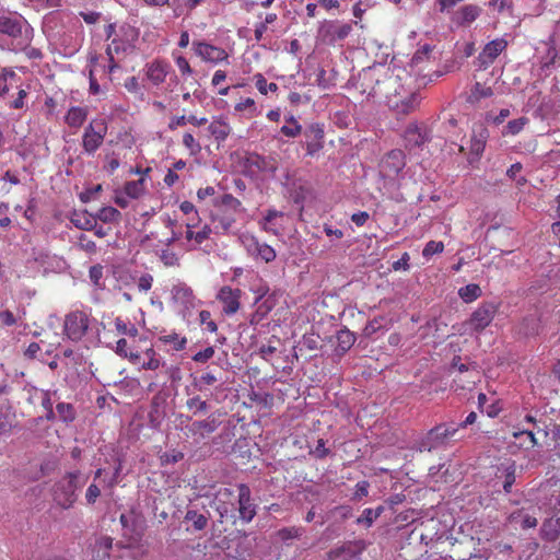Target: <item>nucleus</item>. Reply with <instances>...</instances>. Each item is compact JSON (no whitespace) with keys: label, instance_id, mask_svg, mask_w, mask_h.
Returning a JSON list of instances; mask_svg holds the SVG:
<instances>
[{"label":"nucleus","instance_id":"1","mask_svg":"<svg viewBox=\"0 0 560 560\" xmlns=\"http://www.w3.org/2000/svg\"><path fill=\"white\" fill-rule=\"evenodd\" d=\"M405 74L401 69H390L384 65L363 69L360 73L361 92L368 97H384L390 109L398 114H409L418 107L420 97L405 89L401 83Z\"/></svg>","mask_w":560,"mask_h":560},{"label":"nucleus","instance_id":"2","mask_svg":"<svg viewBox=\"0 0 560 560\" xmlns=\"http://www.w3.org/2000/svg\"><path fill=\"white\" fill-rule=\"evenodd\" d=\"M0 33L16 40L20 47L27 46L33 38V28L20 14L3 12L0 14Z\"/></svg>","mask_w":560,"mask_h":560},{"label":"nucleus","instance_id":"3","mask_svg":"<svg viewBox=\"0 0 560 560\" xmlns=\"http://www.w3.org/2000/svg\"><path fill=\"white\" fill-rule=\"evenodd\" d=\"M80 471H73L62 477L54 488V500L62 509H70L77 501V491L84 485Z\"/></svg>","mask_w":560,"mask_h":560},{"label":"nucleus","instance_id":"4","mask_svg":"<svg viewBox=\"0 0 560 560\" xmlns=\"http://www.w3.org/2000/svg\"><path fill=\"white\" fill-rule=\"evenodd\" d=\"M458 431V427L454 422L441 423L431 429L427 435L418 442L417 450L419 452H431L433 450L445 446Z\"/></svg>","mask_w":560,"mask_h":560},{"label":"nucleus","instance_id":"5","mask_svg":"<svg viewBox=\"0 0 560 560\" xmlns=\"http://www.w3.org/2000/svg\"><path fill=\"white\" fill-rule=\"evenodd\" d=\"M91 325V316L85 311H71L65 316L63 332L71 341H80Z\"/></svg>","mask_w":560,"mask_h":560},{"label":"nucleus","instance_id":"6","mask_svg":"<svg viewBox=\"0 0 560 560\" xmlns=\"http://www.w3.org/2000/svg\"><path fill=\"white\" fill-rule=\"evenodd\" d=\"M238 241L247 255L255 260L271 262L276 259V250L268 244L259 242V240L249 233H243L238 236Z\"/></svg>","mask_w":560,"mask_h":560},{"label":"nucleus","instance_id":"7","mask_svg":"<svg viewBox=\"0 0 560 560\" xmlns=\"http://www.w3.org/2000/svg\"><path fill=\"white\" fill-rule=\"evenodd\" d=\"M352 31L351 23L340 21L324 20L319 23L317 37L327 45H334L338 40L345 39Z\"/></svg>","mask_w":560,"mask_h":560},{"label":"nucleus","instance_id":"8","mask_svg":"<svg viewBox=\"0 0 560 560\" xmlns=\"http://www.w3.org/2000/svg\"><path fill=\"white\" fill-rule=\"evenodd\" d=\"M107 126L103 119L92 120L84 129L82 147L84 153L93 155L102 145L106 136Z\"/></svg>","mask_w":560,"mask_h":560},{"label":"nucleus","instance_id":"9","mask_svg":"<svg viewBox=\"0 0 560 560\" xmlns=\"http://www.w3.org/2000/svg\"><path fill=\"white\" fill-rule=\"evenodd\" d=\"M497 312L498 306L494 303L485 302L476 308L467 324L472 330L481 331L491 324Z\"/></svg>","mask_w":560,"mask_h":560},{"label":"nucleus","instance_id":"10","mask_svg":"<svg viewBox=\"0 0 560 560\" xmlns=\"http://www.w3.org/2000/svg\"><path fill=\"white\" fill-rule=\"evenodd\" d=\"M192 49L205 62L220 63L226 61L229 58L228 52L223 48L202 40H195L192 43Z\"/></svg>","mask_w":560,"mask_h":560},{"label":"nucleus","instance_id":"11","mask_svg":"<svg viewBox=\"0 0 560 560\" xmlns=\"http://www.w3.org/2000/svg\"><path fill=\"white\" fill-rule=\"evenodd\" d=\"M506 47L508 42L504 38H497L488 43L477 57L479 69H487Z\"/></svg>","mask_w":560,"mask_h":560},{"label":"nucleus","instance_id":"12","mask_svg":"<svg viewBox=\"0 0 560 560\" xmlns=\"http://www.w3.org/2000/svg\"><path fill=\"white\" fill-rule=\"evenodd\" d=\"M171 299L174 304L183 310H189L195 306V295L192 289L185 282L177 281L171 289Z\"/></svg>","mask_w":560,"mask_h":560},{"label":"nucleus","instance_id":"13","mask_svg":"<svg viewBox=\"0 0 560 560\" xmlns=\"http://www.w3.org/2000/svg\"><path fill=\"white\" fill-rule=\"evenodd\" d=\"M488 137L489 132L483 126H478L477 128L472 129L468 155L469 163H474L480 160L485 151Z\"/></svg>","mask_w":560,"mask_h":560},{"label":"nucleus","instance_id":"14","mask_svg":"<svg viewBox=\"0 0 560 560\" xmlns=\"http://www.w3.org/2000/svg\"><path fill=\"white\" fill-rule=\"evenodd\" d=\"M241 290L232 289L229 285L222 287L217 295V299L223 305V312L226 315L235 314L240 308Z\"/></svg>","mask_w":560,"mask_h":560},{"label":"nucleus","instance_id":"15","mask_svg":"<svg viewBox=\"0 0 560 560\" xmlns=\"http://www.w3.org/2000/svg\"><path fill=\"white\" fill-rule=\"evenodd\" d=\"M238 512L243 522L249 523L256 515V508L252 503L250 489L245 483L238 485Z\"/></svg>","mask_w":560,"mask_h":560},{"label":"nucleus","instance_id":"16","mask_svg":"<svg viewBox=\"0 0 560 560\" xmlns=\"http://www.w3.org/2000/svg\"><path fill=\"white\" fill-rule=\"evenodd\" d=\"M405 156L402 151L393 150L381 162V172L387 176H396L405 167Z\"/></svg>","mask_w":560,"mask_h":560},{"label":"nucleus","instance_id":"17","mask_svg":"<svg viewBox=\"0 0 560 560\" xmlns=\"http://www.w3.org/2000/svg\"><path fill=\"white\" fill-rule=\"evenodd\" d=\"M405 145L408 149L421 147L428 141L425 131H422L417 125H409L404 133Z\"/></svg>","mask_w":560,"mask_h":560},{"label":"nucleus","instance_id":"18","mask_svg":"<svg viewBox=\"0 0 560 560\" xmlns=\"http://www.w3.org/2000/svg\"><path fill=\"white\" fill-rule=\"evenodd\" d=\"M234 214V212L218 209V211L212 214V222L215 224L214 229L222 233L229 232L236 221Z\"/></svg>","mask_w":560,"mask_h":560},{"label":"nucleus","instance_id":"19","mask_svg":"<svg viewBox=\"0 0 560 560\" xmlns=\"http://www.w3.org/2000/svg\"><path fill=\"white\" fill-rule=\"evenodd\" d=\"M481 13V8L476 4H468L460 8L455 14V22L458 25H469L476 21Z\"/></svg>","mask_w":560,"mask_h":560},{"label":"nucleus","instance_id":"20","mask_svg":"<svg viewBox=\"0 0 560 560\" xmlns=\"http://www.w3.org/2000/svg\"><path fill=\"white\" fill-rule=\"evenodd\" d=\"M218 427L219 421L214 417L210 416L205 420L192 422L191 425L189 427V431L194 435L205 436V434L214 432L218 429Z\"/></svg>","mask_w":560,"mask_h":560},{"label":"nucleus","instance_id":"21","mask_svg":"<svg viewBox=\"0 0 560 560\" xmlns=\"http://www.w3.org/2000/svg\"><path fill=\"white\" fill-rule=\"evenodd\" d=\"M509 521L511 524H517L523 529L534 528L537 526V518L527 513L524 509H520L509 516Z\"/></svg>","mask_w":560,"mask_h":560},{"label":"nucleus","instance_id":"22","mask_svg":"<svg viewBox=\"0 0 560 560\" xmlns=\"http://www.w3.org/2000/svg\"><path fill=\"white\" fill-rule=\"evenodd\" d=\"M167 67L165 63L160 61H154L148 65L147 68V77L154 84L159 85L163 83L166 79Z\"/></svg>","mask_w":560,"mask_h":560},{"label":"nucleus","instance_id":"23","mask_svg":"<svg viewBox=\"0 0 560 560\" xmlns=\"http://www.w3.org/2000/svg\"><path fill=\"white\" fill-rule=\"evenodd\" d=\"M208 129L218 141H224L231 132V127L223 117L213 119Z\"/></svg>","mask_w":560,"mask_h":560},{"label":"nucleus","instance_id":"24","mask_svg":"<svg viewBox=\"0 0 560 560\" xmlns=\"http://www.w3.org/2000/svg\"><path fill=\"white\" fill-rule=\"evenodd\" d=\"M71 222L81 230H93L96 228V218L88 211L74 212Z\"/></svg>","mask_w":560,"mask_h":560},{"label":"nucleus","instance_id":"25","mask_svg":"<svg viewBox=\"0 0 560 560\" xmlns=\"http://www.w3.org/2000/svg\"><path fill=\"white\" fill-rule=\"evenodd\" d=\"M306 136L312 135L313 141L306 143V150L310 155H313L315 152L322 149L324 130L318 125H313L306 130Z\"/></svg>","mask_w":560,"mask_h":560},{"label":"nucleus","instance_id":"26","mask_svg":"<svg viewBox=\"0 0 560 560\" xmlns=\"http://www.w3.org/2000/svg\"><path fill=\"white\" fill-rule=\"evenodd\" d=\"M19 80L18 74L11 69H2L0 72V98H3L11 88H13Z\"/></svg>","mask_w":560,"mask_h":560},{"label":"nucleus","instance_id":"27","mask_svg":"<svg viewBox=\"0 0 560 560\" xmlns=\"http://www.w3.org/2000/svg\"><path fill=\"white\" fill-rule=\"evenodd\" d=\"M540 532L547 540H555L560 534V515L546 520Z\"/></svg>","mask_w":560,"mask_h":560},{"label":"nucleus","instance_id":"28","mask_svg":"<svg viewBox=\"0 0 560 560\" xmlns=\"http://www.w3.org/2000/svg\"><path fill=\"white\" fill-rule=\"evenodd\" d=\"M88 116V110L84 107L73 106L66 115V122L70 127L79 128L83 125Z\"/></svg>","mask_w":560,"mask_h":560},{"label":"nucleus","instance_id":"29","mask_svg":"<svg viewBox=\"0 0 560 560\" xmlns=\"http://www.w3.org/2000/svg\"><path fill=\"white\" fill-rule=\"evenodd\" d=\"M120 523L126 530V534L129 532L130 534L139 535V528L141 527V520L139 515L133 512L122 513L120 515Z\"/></svg>","mask_w":560,"mask_h":560},{"label":"nucleus","instance_id":"30","mask_svg":"<svg viewBox=\"0 0 560 560\" xmlns=\"http://www.w3.org/2000/svg\"><path fill=\"white\" fill-rule=\"evenodd\" d=\"M284 120L285 124L281 127V133L288 138H295L301 135L302 126L299 124L294 116H287Z\"/></svg>","mask_w":560,"mask_h":560},{"label":"nucleus","instance_id":"31","mask_svg":"<svg viewBox=\"0 0 560 560\" xmlns=\"http://www.w3.org/2000/svg\"><path fill=\"white\" fill-rule=\"evenodd\" d=\"M458 295L465 303H471L481 295V288L478 284L470 283L460 288Z\"/></svg>","mask_w":560,"mask_h":560},{"label":"nucleus","instance_id":"32","mask_svg":"<svg viewBox=\"0 0 560 560\" xmlns=\"http://www.w3.org/2000/svg\"><path fill=\"white\" fill-rule=\"evenodd\" d=\"M144 179L127 182L124 187V192L131 199H138L144 194Z\"/></svg>","mask_w":560,"mask_h":560},{"label":"nucleus","instance_id":"33","mask_svg":"<svg viewBox=\"0 0 560 560\" xmlns=\"http://www.w3.org/2000/svg\"><path fill=\"white\" fill-rule=\"evenodd\" d=\"M355 336L349 330H340L337 335V350L346 353L354 343Z\"/></svg>","mask_w":560,"mask_h":560},{"label":"nucleus","instance_id":"34","mask_svg":"<svg viewBox=\"0 0 560 560\" xmlns=\"http://www.w3.org/2000/svg\"><path fill=\"white\" fill-rule=\"evenodd\" d=\"M185 521L192 523L194 530H202L208 525V517L195 510H188L185 514Z\"/></svg>","mask_w":560,"mask_h":560},{"label":"nucleus","instance_id":"35","mask_svg":"<svg viewBox=\"0 0 560 560\" xmlns=\"http://www.w3.org/2000/svg\"><path fill=\"white\" fill-rule=\"evenodd\" d=\"M219 378L212 372H205L199 377H195L192 385L199 392H206L209 386L217 383Z\"/></svg>","mask_w":560,"mask_h":560},{"label":"nucleus","instance_id":"36","mask_svg":"<svg viewBox=\"0 0 560 560\" xmlns=\"http://www.w3.org/2000/svg\"><path fill=\"white\" fill-rule=\"evenodd\" d=\"M95 218L104 223H114L119 222L121 213L114 207H104L98 210Z\"/></svg>","mask_w":560,"mask_h":560},{"label":"nucleus","instance_id":"37","mask_svg":"<svg viewBox=\"0 0 560 560\" xmlns=\"http://www.w3.org/2000/svg\"><path fill=\"white\" fill-rule=\"evenodd\" d=\"M513 436L516 440L521 441V446L525 450L533 448L537 445V440L535 438V434L530 430H521L513 433Z\"/></svg>","mask_w":560,"mask_h":560},{"label":"nucleus","instance_id":"38","mask_svg":"<svg viewBox=\"0 0 560 560\" xmlns=\"http://www.w3.org/2000/svg\"><path fill=\"white\" fill-rule=\"evenodd\" d=\"M492 95L493 90L491 86H485L481 83L477 82L471 89L468 100L470 102H479L481 98L491 97Z\"/></svg>","mask_w":560,"mask_h":560},{"label":"nucleus","instance_id":"39","mask_svg":"<svg viewBox=\"0 0 560 560\" xmlns=\"http://www.w3.org/2000/svg\"><path fill=\"white\" fill-rule=\"evenodd\" d=\"M280 217H282V212L271 209L268 210L264 217L262 229L268 233L278 234L279 231L275 221Z\"/></svg>","mask_w":560,"mask_h":560},{"label":"nucleus","instance_id":"40","mask_svg":"<svg viewBox=\"0 0 560 560\" xmlns=\"http://www.w3.org/2000/svg\"><path fill=\"white\" fill-rule=\"evenodd\" d=\"M160 340L164 343L173 345V348L176 351L183 350L187 343L186 337H182L174 331L161 336Z\"/></svg>","mask_w":560,"mask_h":560},{"label":"nucleus","instance_id":"41","mask_svg":"<svg viewBox=\"0 0 560 560\" xmlns=\"http://www.w3.org/2000/svg\"><path fill=\"white\" fill-rule=\"evenodd\" d=\"M56 413L63 422H71L75 418V411L71 404L59 402L56 406Z\"/></svg>","mask_w":560,"mask_h":560},{"label":"nucleus","instance_id":"42","mask_svg":"<svg viewBox=\"0 0 560 560\" xmlns=\"http://www.w3.org/2000/svg\"><path fill=\"white\" fill-rule=\"evenodd\" d=\"M219 209L236 213L241 211L242 203L237 198L233 197L230 194H225L221 198Z\"/></svg>","mask_w":560,"mask_h":560},{"label":"nucleus","instance_id":"43","mask_svg":"<svg viewBox=\"0 0 560 560\" xmlns=\"http://www.w3.org/2000/svg\"><path fill=\"white\" fill-rule=\"evenodd\" d=\"M113 546V538L109 536H102L96 540L95 552L97 558L105 559L109 556L108 551Z\"/></svg>","mask_w":560,"mask_h":560},{"label":"nucleus","instance_id":"44","mask_svg":"<svg viewBox=\"0 0 560 560\" xmlns=\"http://www.w3.org/2000/svg\"><path fill=\"white\" fill-rule=\"evenodd\" d=\"M431 47L429 45H423L419 48L412 56L410 66L411 68H420V66L430 59Z\"/></svg>","mask_w":560,"mask_h":560},{"label":"nucleus","instance_id":"45","mask_svg":"<svg viewBox=\"0 0 560 560\" xmlns=\"http://www.w3.org/2000/svg\"><path fill=\"white\" fill-rule=\"evenodd\" d=\"M528 119L525 117L510 120L508 125L504 127L502 135L503 136H515L520 133L525 125L527 124Z\"/></svg>","mask_w":560,"mask_h":560},{"label":"nucleus","instance_id":"46","mask_svg":"<svg viewBox=\"0 0 560 560\" xmlns=\"http://www.w3.org/2000/svg\"><path fill=\"white\" fill-rule=\"evenodd\" d=\"M213 506L220 515V522L231 516L234 512V503L226 501L213 500Z\"/></svg>","mask_w":560,"mask_h":560},{"label":"nucleus","instance_id":"47","mask_svg":"<svg viewBox=\"0 0 560 560\" xmlns=\"http://www.w3.org/2000/svg\"><path fill=\"white\" fill-rule=\"evenodd\" d=\"M444 250V244L441 241H430L422 249V256L429 260L433 255L441 254Z\"/></svg>","mask_w":560,"mask_h":560},{"label":"nucleus","instance_id":"48","mask_svg":"<svg viewBox=\"0 0 560 560\" xmlns=\"http://www.w3.org/2000/svg\"><path fill=\"white\" fill-rule=\"evenodd\" d=\"M128 48H130V45L113 39L112 43L107 45L106 55L108 56L109 61H113L116 55L126 52Z\"/></svg>","mask_w":560,"mask_h":560},{"label":"nucleus","instance_id":"49","mask_svg":"<svg viewBox=\"0 0 560 560\" xmlns=\"http://www.w3.org/2000/svg\"><path fill=\"white\" fill-rule=\"evenodd\" d=\"M254 78L255 85L261 94H267L268 92H276L278 90V85L273 82L268 83L262 74L258 73Z\"/></svg>","mask_w":560,"mask_h":560},{"label":"nucleus","instance_id":"50","mask_svg":"<svg viewBox=\"0 0 560 560\" xmlns=\"http://www.w3.org/2000/svg\"><path fill=\"white\" fill-rule=\"evenodd\" d=\"M13 425V415L9 409L0 407V435L10 431Z\"/></svg>","mask_w":560,"mask_h":560},{"label":"nucleus","instance_id":"51","mask_svg":"<svg viewBox=\"0 0 560 560\" xmlns=\"http://www.w3.org/2000/svg\"><path fill=\"white\" fill-rule=\"evenodd\" d=\"M160 259L164 264V266H166V267L179 266L178 255L175 252H173V250H171L168 248L161 250Z\"/></svg>","mask_w":560,"mask_h":560},{"label":"nucleus","instance_id":"52","mask_svg":"<svg viewBox=\"0 0 560 560\" xmlns=\"http://www.w3.org/2000/svg\"><path fill=\"white\" fill-rule=\"evenodd\" d=\"M235 110L236 112H247L248 117H254L257 115L256 103L250 97H247V98L241 101L240 103H237L235 105Z\"/></svg>","mask_w":560,"mask_h":560},{"label":"nucleus","instance_id":"53","mask_svg":"<svg viewBox=\"0 0 560 560\" xmlns=\"http://www.w3.org/2000/svg\"><path fill=\"white\" fill-rule=\"evenodd\" d=\"M115 327L120 335L135 337L138 334V329L135 327V325H129L120 317H116Z\"/></svg>","mask_w":560,"mask_h":560},{"label":"nucleus","instance_id":"54","mask_svg":"<svg viewBox=\"0 0 560 560\" xmlns=\"http://www.w3.org/2000/svg\"><path fill=\"white\" fill-rule=\"evenodd\" d=\"M212 230L209 225L205 224L203 226H201L200 230L198 231H195V236H194V244L191 246L192 249H196L198 246H200L203 242H206L207 240H209L210 237V234H211Z\"/></svg>","mask_w":560,"mask_h":560},{"label":"nucleus","instance_id":"55","mask_svg":"<svg viewBox=\"0 0 560 560\" xmlns=\"http://www.w3.org/2000/svg\"><path fill=\"white\" fill-rule=\"evenodd\" d=\"M186 406L188 409L194 410L195 415H197L199 412H205L208 409L207 401L201 400V398L199 396L189 398L186 401Z\"/></svg>","mask_w":560,"mask_h":560},{"label":"nucleus","instance_id":"56","mask_svg":"<svg viewBox=\"0 0 560 560\" xmlns=\"http://www.w3.org/2000/svg\"><path fill=\"white\" fill-rule=\"evenodd\" d=\"M183 144L185 145V148H187L189 150V152L191 154H197V153H199L201 151L200 143L189 132H186L183 136Z\"/></svg>","mask_w":560,"mask_h":560},{"label":"nucleus","instance_id":"57","mask_svg":"<svg viewBox=\"0 0 560 560\" xmlns=\"http://www.w3.org/2000/svg\"><path fill=\"white\" fill-rule=\"evenodd\" d=\"M503 489L506 493L511 492L512 486L515 482V466L514 464L509 465L505 469Z\"/></svg>","mask_w":560,"mask_h":560},{"label":"nucleus","instance_id":"58","mask_svg":"<svg viewBox=\"0 0 560 560\" xmlns=\"http://www.w3.org/2000/svg\"><path fill=\"white\" fill-rule=\"evenodd\" d=\"M522 168H523V166L521 163H514L506 171V175L511 179H514L517 185H524L526 183V179L523 176L517 177V175L521 173Z\"/></svg>","mask_w":560,"mask_h":560},{"label":"nucleus","instance_id":"59","mask_svg":"<svg viewBox=\"0 0 560 560\" xmlns=\"http://www.w3.org/2000/svg\"><path fill=\"white\" fill-rule=\"evenodd\" d=\"M302 532L298 527H287L278 532V536L282 540L294 539L301 536Z\"/></svg>","mask_w":560,"mask_h":560},{"label":"nucleus","instance_id":"60","mask_svg":"<svg viewBox=\"0 0 560 560\" xmlns=\"http://www.w3.org/2000/svg\"><path fill=\"white\" fill-rule=\"evenodd\" d=\"M18 323L16 316L9 310H0V324L11 327Z\"/></svg>","mask_w":560,"mask_h":560},{"label":"nucleus","instance_id":"61","mask_svg":"<svg viewBox=\"0 0 560 560\" xmlns=\"http://www.w3.org/2000/svg\"><path fill=\"white\" fill-rule=\"evenodd\" d=\"M89 277L94 285L101 287V280L103 278V267L101 265L92 266L89 270Z\"/></svg>","mask_w":560,"mask_h":560},{"label":"nucleus","instance_id":"62","mask_svg":"<svg viewBox=\"0 0 560 560\" xmlns=\"http://www.w3.org/2000/svg\"><path fill=\"white\" fill-rule=\"evenodd\" d=\"M26 96H27L26 90L20 89L18 91L16 97L13 101L9 102V104H8L9 107L13 108V109H21V108H23L24 105H25Z\"/></svg>","mask_w":560,"mask_h":560},{"label":"nucleus","instance_id":"63","mask_svg":"<svg viewBox=\"0 0 560 560\" xmlns=\"http://www.w3.org/2000/svg\"><path fill=\"white\" fill-rule=\"evenodd\" d=\"M153 284V277L150 273L142 275L137 282L140 292H148Z\"/></svg>","mask_w":560,"mask_h":560},{"label":"nucleus","instance_id":"64","mask_svg":"<svg viewBox=\"0 0 560 560\" xmlns=\"http://www.w3.org/2000/svg\"><path fill=\"white\" fill-rule=\"evenodd\" d=\"M101 495V489L95 483L89 486L85 492V500L88 504H94Z\"/></svg>","mask_w":560,"mask_h":560}]
</instances>
